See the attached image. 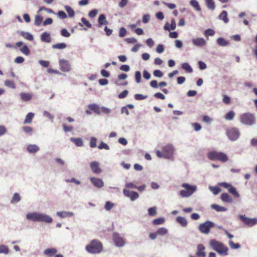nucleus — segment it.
<instances>
[{
	"instance_id": "obj_58",
	"label": "nucleus",
	"mask_w": 257,
	"mask_h": 257,
	"mask_svg": "<svg viewBox=\"0 0 257 257\" xmlns=\"http://www.w3.org/2000/svg\"><path fill=\"white\" fill-rule=\"evenodd\" d=\"M126 34V30L123 28L121 27L119 30V36L120 37H124Z\"/></svg>"
},
{
	"instance_id": "obj_31",
	"label": "nucleus",
	"mask_w": 257,
	"mask_h": 257,
	"mask_svg": "<svg viewBox=\"0 0 257 257\" xmlns=\"http://www.w3.org/2000/svg\"><path fill=\"white\" fill-rule=\"evenodd\" d=\"M98 21L100 26H102L103 24L106 25L108 24V22L106 21L105 17L103 14L100 15Z\"/></svg>"
},
{
	"instance_id": "obj_59",
	"label": "nucleus",
	"mask_w": 257,
	"mask_h": 257,
	"mask_svg": "<svg viewBox=\"0 0 257 257\" xmlns=\"http://www.w3.org/2000/svg\"><path fill=\"white\" fill-rule=\"evenodd\" d=\"M136 81L138 83H140L141 80V74L140 71H136L135 73Z\"/></svg>"
},
{
	"instance_id": "obj_8",
	"label": "nucleus",
	"mask_w": 257,
	"mask_h": 257,
	"mask_svg": "<svg viewBox=\"0 0 257 257\" xmlns=\"http://www.w3.org/2000/svg\"><path fill=\"white\" fill-rule=\"evenodd\" d=\"M214 226L213 222L206 221L199 225L198 229L202 233L208 234L209 233L210 229L213 228Z\"/></svg>"
},
{
	"instance_id": "obj_16",
	"label": "nucleus",
	"mask_w": 257,
	"mask_h": 257,
	"mask_svg": "<svg viewBox=\"0 0 257 257\" xmlns=\"http://www.w3.org/2000/svg\"><path fill=\"white\" fill-rule=\"evenodd\" d=\"M90 167L94 174H98L102 172L98 162L93 161L90 164Z\"/></svg>"
},
{
	"instance_id": "obj_25",
	"label": "nucleus",
	"mask_w": 257,
	"mask_h": 257,
	"mask_svg": "<svg viewBox=\"0 0 257 257\" xmlns=\"http://www.w3.org/2000/svg\"><path fill=\"white\" fill-rule=\"evenodd\" d=\"M190 5L193 7L195 10L197 12L201 11V7L199 5L198 2L196 0H191L190 2Z\"/></svg>"
},
{
	"instance_id": "obj_13",
	"label": "nucleus",
	"mask_w": 257,
	"mask_h": 257,
	"mask_svg": "<svg viewBox=\"0 0 257 257\" xmlns=\"http://www.w3.org/2000/svg\"><path fill=\"white\" fill-rule=\"evenodd\" d=\"M113 240L115 245L118 247H122L125 244V241L120 235L116 232L113 234Z\"/></svg>"
},
{
	"instance_id": "obj_48",
	"label": "nucleus",
	"mask_w": 257,
	"mask_h": 257,
	"mask_svg": "<svg viewBox=\"0 0 257 257\" xmlns=\"http://www.w3.org/2000/svg\"><path fill=\"white\" fill-rule=\"evenodd\" d=\"M148 213L150 216H153L157 214V208L156 207H151L148 209Z\"/></svg>"
},
{
	"instance_id": "obj_17",
	"label": "nucleus",
	"mask_w": 257,
	"mask_h": 257,
	"mask_svg": "<svg viewBox=\"0 0 257 257\" xmlns=\"http://www.w3.org/2000/svg\"><path fill=\"white\" fill-rule=\"evenodd\" d=\"M90 181L93 185L97 188H101L103 186L104 183L102 180L99 178L92 177L90 178Z\"/></svg>"
},
{
	"instance_id": "obj_53",
	"label": "nucleus",
	"mask_w": 257,
	"mask_h": 257,
	"mask_svg": "<svg viewBox=\"0 0 257 257\" xmlns=\"http://www.w3.org/2000/svg\"><path fill=\"white\" fill-rule=\"evenodd\" d=\"M61 34L63 37L67 38L69 37L70 36V33L66 29H62L61 31Z\"/></svg>"
},
{
	"instance_id": "obj_44",
	"label": "nucleus",
	"mask_w": 257,
	"mask_h": 257,
	"mask_svg": "<svg viewBox=\"0 0 257 257\" xmlns=\"http://www.w3.org/2000/svg\"><path fill=\"white\" fill-rule=\"evenodd\" d=\"M9 249L7 246L5 245H0V253L8 254Z\"/></svg>"
},
{
	"instance_id": "obj_30",
	"label": "nucleus",
	"mask_w": 257,
	"mask_h": 257,
	"mask_svg": "<svg viewBox=\"0 0 257 257\" xmlns=\"http://www.w3.org/2000/svg\"><path fill=\"white\" fill-rule=\"evenodd\" d=\"M176 220L177 222L183 227H185L187 225V221L186 218L183 217L178 216L177 217Z\"/></svg>"
},
{
	"instance_id": "obj_36",
	"label": "nucleus",
	"mask_w": 257,
	"mask_h": 257,
	"mask_svg": "<svg viewBox=\"0 0 257 257\" xmlns=\"http://www.w3.org/2000/svg\"><path fill=\"white\" fill-rule=\"evenodd\" d=\"M65 9L70 17L72 18L74 16L75 12L71 7L68 6H66L65 7Z\"/></svg>"
},
{
	"instance_id": "obj_46",
	"label": "nucleus",
	"mask_w": 257,
	"mask_h": 257,
	"mask_svg": "<svg viewBox=\"0 0 257 257\" xmlns=\"http://www.w3.org/2000/svg\"><path fill=\"white\" fill-rule=\"evenodd\" d=\"M209 189L215 195L218 194L221 191L220 188L217 186L210 187Z\"/></svg>"
},
{
	"instance_id": "obj_62",
	"label": "nucleus",
	"mask_w": 257,
	"mask_h": 257,
	"mask_svg": "<svg viewBox=\"0 0 257 257\" xmlns=\"http://www.w3.org/2000/svg\"><path fill=\"white\" fill-rule=\"evenodd\" d=\"M128 93V91L126 90L123 91L118 95V98L120 99L125 98L127 95Z\"/></svg>"
},
{
	"instance_id": "obj_2",
	"label": "nucleus",
	"mask_w": 257,
	"mask_h": 257,
	"mask_svg": "<svg viewBox=\"0 0 257 257\" xmlns=\"http://www.w3.org/2000/svg\"><path fill=\"white\" fill-rule=\"evenodd\" d=\"M26 217L28 220L33 221H42L47 223H50L52 221L51 217L41 213H30L27 215Z\"/></svg>"
},
{
	"instance_id": "obj_56",
	"label": "nucleus",
	"mask_w": 257,
	"mask_h": 257,
	"mask_svg": "<svg viewBox=\"0 0 257 257\" xmlns=\"http://www.w3.org/2000/svg\"><path fill=\"white\" fill-rule=\"evenodd\" d=\"M150 20V16L149 14L144 15L143 17L142 22L144 24H146L149 22Z\"/></svg>"
},
{
	"instance_id": "obj_34",
	"label": "nucleus",
	"mask_w": 257,
	"mask_h": 257,
	"mask_svg": "<svg viewBox=\"0 0 257 257\" xmlns=\"http://www.w3.org/2000/svg\"><path fill=\"white\" fill-rule=\"evenodd\" d=\"M211 208L215 209L217 211H225L227 209L224 207L220 206L216 204H213L211 206Z\"/></svg>"
},
{
	"instance_id": "obj_64",
	"label": "nucleus",
	"mask_w": 257,
	"mask_h": 257,
	"mask_svg": "<svg viewBox=\"0 0 257 257\" xmlns=\"http://www.w3.org/2000/svg\"><path fill=\"white\" fill-rule=\"evenodd\" d=\"M164 51V48L163 45L159 44L156 48V51L158 53H161Z\"/></svg>"
},
{
	"instance_id": "obj_45",
	"label": "nucleus",
	"mask_w": 257,
	"mask_h": 257,
	"mask_svg": "<svg viewBox=\"0 0 257 257\" xmlns=\"http://www.w3.org/2000/svg\"><path fill=\"white\" fill-rule=\"evenodd\" d=\"M63 130L65 132H71L73 130V126L72 125H67L66 123L63 124Z\"/></svg>"
},
{
	"instance_id": "obj_50",
	"label": "nucleus",
	"mask_w": 257,
	"mask_h": 257,
	"mask_svg": "<svg viewBox=\"0 0 257 257\" xmlns=\"http://www.w3.org/2000/svg\"><path fill=\"white\" fill-rule=\"evenodd\" d=\"M98 148L100 150L105 149L106 150H108L109 149V146L106 144L104 143L103 142H101L100 143Z\"/></svg>"
},
{
	"instance_id": "obj_43",
	"label": "nucleus",
	"mask_w": 257,
	"mask_h": 257,
	"mask_svg": "<svg viewBox=\"0 0 257 257\" xmlns=\"http://www.w3.org/2000/svg\"><path fill=\"white\" fill-rule=\"evenodd\" d=\"M165 219L164 218H159L154 219L153 221V224L155 225L162 224L164 223Z\"/></svg>"
},
{
	"instance_id": "obj_61",
	"label": "nucleus",
	"mask_w": 257,
	"mask_h": 257,
	"mask_svg": "<svg viewBox=\"0 0 257 257\" xmlns=\"http://www.w3.org/2000/svg\"><path fill=\"white\" fill-rule=\"evenodd\" d=\"M222 101H223V103H224L226 104H228L230 102V98L229 96H228L226 95H224L223 96Z\"/></svg>"
},
{
	"instance_id": "obj_21",
	"label": "nucleus",
	"mask_w": 257,
	"mask_h": 257,
	"mask_svg": "<svg viewBox=\"0 0 257 257\" xmlns=\"http://www.w3.org/2000/svg\"><path fill=\"white\" fill-rule=\"evenodd\" d=\"M57 252V250L55 248H48L46 249L44 253L48 256H51L55 254Z\"/></svg>"
},
{
	"instance_id": "obj_33",
	"label": "nucleus",
	"mask_w": 257,
	"mask_h": 257,
	"mask_svg": "<svg viewBox=\"0 0 257 257\" xmlns=\"http://www.w3.org/2000/svg\"><path fill=\"white\" fill-rule=\"evenodd\" d=\"M66 44L64 43L56 44L52 46V48L54 49H64L66 48Z\"/></svg>"
},
{
	"instance_id": "obj_23",
	"label": "nucleus",
	"mask_w": 257,
	"mask_h": 257,
	"mask_svg": "<svg viewBox=\"0 0 257 257\" xmlns=\"http://www.w3.org/2000/svg\"><path fill=\"white\" fill-rule=\"evenodd\" d=\"M30 153H35L39 150V148L36 145H29L27 148Z\"/></svg>"
},
{
	"instance_id": "obj_40",
	"label": "nucleus",
	"mask_w": 257,
	"mask_h": 257,
	"mask_svg": "<svg viewBox=\"0 0 257 257\" xmlns=\"http://www.w3.org/2000/svg\"><path fill=\"white\" fill-rule=\"evenodd\" d=\"M5 85L9 87H10L13 89L16 88V85L14 82L12 80H7L5 81Z\"/></svg>"
},
{
	"instance_id": "obj_5",
	"label": "nucleus",
	"mask_w": 257,
	"mask_h": 257,
	"mask_svg": "<svg viewBox=\"0 0 257 257\" xmlns=\"http://www.w3.org/2000/svg\"><path fill=\"white\" fill-rule=\"evenodd\" d=\"M207 157L212 161L218 160L222 162H226L228 160L227 155L222 152L211 151L208 153Z\"/></svg>"
},
{
	"instance_id": "obj_32",
	"label": "nucleus",
	"mask_w": 257,
	"mask_h": 257,
	"mask_svg": "<svg viewBox=\"0 0 257 257\" xmlns=\"http://www.w3.org/2000/svg\"><path fill=\"white\" fill-rule=\"evenodd\" d=\"M43 19V17L41 16V15H36L35 18V21H34L35 25H36L37 26H39L41 24Z\"/></svg>"
},
{
	"instance_id": "obj_11",
	"label": "nucleus",
	"mask_w": 257,
	"mask_h": 257,
	"mask_svg": "<svg viewBox=\"0 0 257 257\" xmlns=\"http://www.w3.org/2000/svg\"><path fill=\"white\" fill-rule=\"evenodd\" d=\"M239 218L245 224L248 226H252L257 224V218H250L246 217L245 215H241Z\"/></svg>"
},
{
	"instance_id": "obj_15",
	"label": "nucleus",
	"mask_w": 257,
	"mask_h": 257,
	"mask_svg": "<svg viewBox=\"0 0 257 257\" xmlns=\"http://www.w3.org/2000/svg\"><path fill=\"white\" fill-rule=\"evenodd\" d=\"M123 193L125 196L129 197L132 201L136 200L139 196L137 192L131 191L125 189L123 190Z\"/></svg>"
},
{
	"instance_id": "obj_27",
	"label": "nucleus",
	"mask_w": 257,
	"mask_h": 257,
	"mask_svg": "<svg viewBox=\"0 0 257 257\" xmlns=\"http://www.w3.org/2000/svg\"><path fill=\"white\" fill-rule=\"evenodd\" d=\"M20 34L23 38L28 40L33 41L34 40V37L33 35L29 32L22 31L21 32Z\"/></svg>"
},
{
	"instance_id": "obj_60",
	"label": "nucleus",
	"mask_w": 257,
	"mask_h": 257,
	"mask_svg": "<svg viewBox=\"0 0 257 257\" xmlns=\"http://www.w3.org/2000/svg\"><path fill=\"white\" fill-rule=\"evenodd\" d=\"M153 74L155 76L157 77H161L163 76V74L160 70H156L154 71Z\"/></svg>"
},
{
	"instance_id": "obj_38",
	"label": "nucleus",
	"mask_w": 257,
	"mask_h": 257,
	"mask_svg": "<svg viewBox=\"0 0 257 257\" xmlns=\"http://www.w3.org/2000/svg\"><path fill=\"white\" fill-rule=\"evenodd\" d=\"M89 108L91 110L97 113H99L100 112L99 107L97 105L95 104H90L89 105Z\"/></svg>"
},
{
	"instance_id": "obj_14",
	"label": "nucleus",
	"mask_w": 257,
	"mask_h": 257,
	"mask_svg": "<svg viewBox=\"0 0 257 257\" xmlns=\"http://www.w3.org/2000/svg\"><path fill=\"white\" fill-rule=\"evenodd\" d=\"M59 65L60 69L63 72H69L71 70V66L68 61L64 59H60L59 60Z\"/></svg>"
},
{
	"instance_id": "obj_3",
	"label": "nucleus",
	"mask_w": 257,
	"mask_h": 257,
	"mask_svg": "<svg viewBox=\"0 0 257 257\" xmlns=\"http://www.w3.org/2000/svg\"><path fill=\"white\" fill-rule=\"evenodd\" d=\"M211 247L221 255H226L228 254V248L222 243L215 239H212L210 241Z\"/></svg>"
},
{
	"instance_id": "obj_57",
	"label": "nucleus",
	"mask_w": 257,
	"mask_h": 257,
	"mask_svg": "<svg viewBox=\"0 0 257 257\" xmlns=\"http://www.w3.org/2000/svg\"><path fill=\"white\" fill-rule=\"evenodd\" d=\"M215 34V32L213 30L208 29L205 31V35L206 36H213Z\"/></svg>"
},
{
	"instance_id": "obj_18",
	"label": "nucleus",
	"mask_w": 257,
	"mask_h": 257,
	"mask_svg": "<svg viewBox=\"0 0 257 257\" xmlns=\"http://www.w3.org/2000/svg\"><path fill=\"white\" fill-rule=\"evenodd\" d=\"M192 42L194 45L197 46H202L205 45L206 43L205 40L202 38L193 39L192 40Z\"/></svg>"
},
{
	"instance_id": "obj_20",
	"label": "nucleus",
	"mask_w": 257,
	"mask_h": 257,
	"mask_svg": "<svg viewBox=\"0 0 257 257\" xmlns=\"http://www.w3.org/2000/svg\"><path fill=\"white\" fill-rule=\"evenodd\" d=\"M220 198L222 201L227 203H231L233 201L231 197L226 193H222L221 195Z\"/></svg>"
},
{
	"instance_id": "obj_10",
	"label": "nucleus",
	"mask_w": 257,
	"mask_h": 257,
	"mask_svg": "<svg viewBox=\"0 0 257 257\" xmlns=\"http://www.w3.org/2000/svg\"><path fill=\"white\" fill-rule=\"evenodd\" d=\"M226 134L229 139L232 141L237 140L240 135L238 130L234 127L228 130Z\"/></svg>"
},
{
	"instance_id": "obj_12",
	"label": "nucleus",
	"mask_w": 257,
	"mask_h": 257,
	"mask_svg": "<svg viewBox=\"0 0 257 257\" xmlns=\"http://www.w3.org/2000/svg\"><path fill=\"white\" fill-rule=\"evenodd\" d=\"M196 256L190 255L189 257H206L205 247L202 244H199L197 246L195 253Z\"/></svg>"
},
{
	"instance_id": "obj_29",
	"label": "nucleus",
	"mask_w": 257,
	"mask_h": 257,
	"mask_svg": "<svg viewBox=\"0 0 257 257\" xmlns=\"http://www.w3.org/2000/svg\"><path fill=\"white\" fill-rule=\"evenodd\" d=\"M70 140L77 147H81L83 146V141L81 138H71Z\"/></svg>"
},
{
	"instance_id": "obj_6",
	"label": "nucleus",
	"mask_w": 257,
	"mask_h": 257,
	"mask_svg": "<svg viewBox=\"0 0 257 257\" xmlns=\"http://www.w3.org/2000/svg\"><path fill=\"white\" fill-rule=\"evenodd\" d=\"M240 121L241 123L250 126L254 124L255 122V116L251 113L247 112L240 115Z\"/></svg>"
},
{
	"instance_id": "obj_47",
	"label": "nucleus",
	"mask_w": 257,
	"mask_h": 257,
	"mask_svg": "<svg viewBox=\"0 0 257 257\" xmlns=\"http://www.w3.org/2000/svg\"><path fill=\"white\" fill-rule=\"evenodd\" d=\"M217 43L219 46H225L227 45V42L225 39L219 38L217 40Z\"/></svg>"
},
{
	"instance_id": "obj_51",
	"label": "nucleus",
	"mask_w": 257,
	"mask_h": 257,
	"mask_svg": "<svg viewBox=\"0 0 257 257\" xmlns=\"http://www.w3.org/2000/svg\"><path fill=\"white\" fill-rule=\"evenodd\" d=\"M97 139L95 137H92L90 141V146L91 148H95L96 147Z\"/></svg>"
},
{
	"instance_id": "obj_24",
	"label": "nucleus",
	"mask_w": 257,
	"mask_h": 257,
	"mask_svg": "<svg viewBox=\"0 0 257 257\" xmlns=\"http://www.w3.org/2000/svg\"><path fill=\"white\" fill-rule=\"evenodd\" d=\"M34 116V114L32 112L28 113L25 117L24 124H30L32 122V119Z\"/></svg>"
},
{
	"instance_id": "obj_49",
	"label": "nucleus",
	"mask_w": 257,
	"mask_h": 257,
	"mask_svg": "<svg viewBox=\"0 0 257 257\" xmlns=\"http://www.w3.org/2000/svg\"><path fill=\"white\" fill-rule=\"evenodd\" d=\"M21 51L26 55H28L30 54V50L27 46H23L20 49Z\"/></svg>"
},
{
	"instance_id": "obj_1",
	"label": "nucleus",
	"mask_w": 257,
	"mask_h": 257,
	"mask_svg": "<svg viewBox=\"0 0 257 257\" xmlns=\"http://www.w3.org/2000/svg\"><path fill=\"white\" fill-rule=\"evenodd\" d=\"M102 243L97 239H93L86 246V250L90 253H99L102 250Z\"/></svg>"
},
{
	"instance_id": "obj_28",
	"label": "nucleus",
	"mask_w": 257,
	"mask_h": 257,
	"mask_svg": "<svg viewBox=\"0 0 257 257\" xmlns=\"http://www.w3.org/2000/svg\"><path fill=\"white\" fill-rule=\"evenodd\" d=\"M206 5L207 7L213 11L215 8V3L213 0H204Z\"/></svg>"
},
{
	"instance_id": "obj_63",
	"label": "nucleus",
	"mask_w": 257,
	"mask_h": 257,
	"mask_svg": "<svg viewBox=\"0 0 257 257\" xmlns=\"http://www.w3.org/2000/svg\"><path fill=\"white\" fill-rule=\"evenodd\" d=\"M81 21L83 23V24L87 26L88 28H91L92 25L91 24L88 22L85 18H82L81 19Z\"/></svg>"
},
{
	"instance_id": "obj_42",
	"label": "nucleus",
	"mask_w": 257,
	"mask_h": 257,
	"mask_svg": "<svg viewBox=\"0 0 257 257\" xmlns=\"http://www.w3.org/2000/svg\"><path fill=\"white\" fill-rule=\"evenodd\" d=\"M157 233L159 235H164L168 233V230L165 227L159 228L157 230Z\"/></svg>"
},
{
	"instance_id": "obj_54",
	"label": "nucleus",
	"mask_w": 257,
	"mask_h": 257,
	"mask_svg": "<svg viewBox=\"0 0 257 257\" xmlns=\"http://www.w3.org/2000/svg\"><path fill=\"white\" fill-rule=\"evenodd\" d=\"M147 97L148 96L147 95H143L140 94H136L135 95V98L138 100H143L147 98Z\"/></svg>"
},
{
	"instance_id": "obj_4",
	"label": "nucleus",
	"mask_w": 257,
	"mask_h": 257,
	"mask_svg": "<svg viewBox=\"0 0 257 257\" xmlns=\"http://www.w3.org/2000/svg\"><path fill=\"white\" fill-rule=\"evenodd\" d=\"M174 148L172 145L168 144L164 146L162 149V152L159 150L156 152L157 156L159 158L169 159L172 157L174 153Z\"/></svg>"
},
{
	"instance_id": "obj_55",
	"label": "nucleus",
	"mask_w": 257,
	"mask_h": 257,
	"mask_svg": "<svg viewBox=\"0 0 257 257\" xmlns=\"http://www.w3.org/2000/svg\"><path fill=\"white\" fill-rule=\"evenodd\" d=\"M114 206V204L109 202L107 201L106 202L105 205V209L106 210H110Z\"/></svg>"
},
{
	"instance_id": "obj_41",
	"label": "nucleus",
	"mask_w": 257,
	"mask_h": 257,
	"mask_svg": "<svg viewBox=\"0 0 257 257\" xmlns=\"http://www.w3.org/2000/svg\"><path fill=\"white\" fill-rule=\"evenodd\" d=\"M57 214L58 216L62 218H64L67 216H71L73 214L72 213L65 211L58 212Z\"/></svg>"
},
{
	"instance_id": "obj_19",
	"label": "nucleus",
	"mask_w": 257,
	"mask_h": 257,
	"mask_svg": "<svg viewBox=\"0 0 257 257\" xmlns=\"http://www.w3.org/2000/svg\"><path fill=\"white\" fill-rule=\"evenodd\" d=\"M20 95L21 99L24 101H28L33 97L32 94L29 93L21 92Z\"/></svg>"
},
{
	"instance_id": "obj_39",
	"label": "nucleus",
	"mask_w": 257,
	"mask_h": 257,
	"mask_svg": "<svg viewBox=\"0 0 257 257\" xmlns=\"http://www.w3.org/2000/svg\"><path fill=\"white\" fill-rule=\"evenodd\" d=\"M21 200V197L18 193H15L11 201L12 203H16L20 201Z\"/></svg>"
},
{
	"instance_id": "obj_7",
	"label": "nucleus",
	"mask_w": 257,
	"mask_h": 257,
	"mask_svg": "<svg viewBox=\"0 0 257 257\" xmlns=\"http://www.w3.org/2000/svg\"><path fill=\"white\" fill-rule=\"evenodd\" d=\"M182 186L184 187L186 190H181L180 192V195L182 197H188L191 196L197 189L196 186L193 185L191 186L187 183H183Z\"/></svg>"
},
{
	"instance_id": "obj_35",
	"label": "nucleus",
	"mask_w": 257,
	"mask_h": 257,
	"mask_svg": "<svg viewBox=\"0 0 257 257\" xmlns=\"http://www.w3.org/2000/svg\"><path fill=\"white\" fill-rule=\"evenodd\" d=\"M234 116H235V112L232 110H230L225 114L224 118L226 120H231L233 119Z\"/></svg>"
},
{
	"instance_id": "obj_37",
	"label": "nucleus",
	"mask_w": 257,
	"mask_h": 257,
	"mask_svg": "<svg viewBox=\"0 0 257 257\" xmlns=\"http://www.w3.org/2000/svg\"><path fill=\"white\" fill-rule=\"evenodd\" d=\"M182 68L188 73H191L193 69L189 64L187 63H184L182 65Z\"/></svg>"
},
{
	"instance_id": "obj_9",
	"label": "nucleus",
	"mask_w": 257,
	"mask_h": 257,
	"mask_svg": "<svg viewBox=\"0 0 257 257\" xmlns=\"http://www.w3.org/2000/svg\"><path fill=\"white\" fill-rule=\"evenodd\" d=\"M219 185L228 190V192L235 197H239V194L231 184L226 182H222L219 183Z\"/></svg>"
},
{
	"instance_id": "obj_26",
	"label": "nucleus",
	"mask_w": 257,
	"mask_h": 257,
	"mask_svg": "<svg viewBox=\"0 0 257 257\" xmlns=\"http://www.w3.org/2000/svg\"><path fill=\"white\" fill-rule=\"evenodd\" d=\"M219 19L223 21L225 23H227L229 22V20L227 18V13L225 11H223L219 15Z\"/></svg>"
},
{
	"instance_id": "obj_52",
	"label": "nucleus",
	"mask_w": 257,
	"mask_h": 257,
	"mask_svg": "<svg viewBox=\"0 0 257 257\" xmlns=\"http://www.w3.org/2000/svg\"><path fill=\"white\" fill-rule=\"evenodd\" d=\"M229 245L231 248L237 249L240 247V245L239 243H234L232 241L229 242Z\"/></svg>"
},
{
	"instance_id": "obj_22",
	"label": "nucleus",
	"mask_w": 257,
	"mask_h": 257,
	"mask_svg": "<svg viewBox=\"0 0 257 257\" xmlns=\"http://www.w3.org/2000/svg\"><path fill=\"white\" fill-rule=\"evenodd\" d=\"M41 39L43 42L50 43L51 42L50 35L47 32H44L41 35Z\"/></svg>"
}]
</instances>
